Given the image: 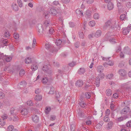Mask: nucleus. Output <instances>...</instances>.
Returning <instances> with one entry per match:
<instances>
[{
    "label": "nucleus",
    "instance_id": "nucleus-1",
    "mask_svg": "<svg viewBox=\"0 0 131 131\" xmlns=\"http://www.w3.org/2000/svg\"><path fill=\"white\" fill-rule=\"evenodd\" d=\"M117 24L116 21H112L110 20H107L103 26V29L104 30H106L108 28L114 29L117 28Z\"/></svg>",
    "mask_w": 131,
    "mask_h": 131
},
{
    "label": "nucleus",
    "instance_id": "nucleus-2",
    "mask_svg": "<svg viewBox=\"0 0 131 131\" xmlns=\"http://www.w3.org/2000/svg\"><path fill=\"white\" fill-rule=\"evenodd\" d=\"M50 22L48 20H45L44 21L43 26H44V31L49 33L50 34H53L54 32L53 29L50 27Z\"/></svg>",
    "mask_w": 131,
    "mask_h": 131
},
{
    "label": "nucleus",
    "instance_id": "nucleus-3",
    "mask_svg": "<svg viewBox=\"0 0 131 131\" xmlns=\"http://www.w3.org/2000/svg\"><path fill=\"white\" fill-rule=\"evenodd\" d=\"M122 33L125 35H126L130 31L131 29V25H128V27L125 28H123Z\"/></svg>",
    "mask_w": 131,
    "mask_h": 131
},
{
    "label": "nucleus",
    "instance_id": "nucleus-4",
    "mask_svg": "<svg viewBox=\"0 0 131 131\" xmlns=\"http://www.w3.org/2000/svg\"><path fill=\"white\" fill-rule=\"evenodd\" d=\"M130 110V108L129 107L126 106L121 111L120 113L121 114H125L129 112Z\"/></svg>",
    "mask_w": 131,
    "mask_h": 131
},
{
    "label": "nucleus",
    "instance_id": "nucleus-5",
    "mask_svg": "<svg viewBox=\"0 0 131 131\" xmlns=\"http://www.w3.org/2000/svg\"><path fill=\"white\" fill-rule=\"evenodd\" d=\"M26 84L27 83L25 81H22L18 84V88L19 89H23L26 85Z\"/></svg>",
    "mask_w": 131,
    "mask_h": 131
},
{
    "label": "nucleus",
    "instance_id": "nucleus-6",
    "mask_svg": "<svg viewBox=\"0 0 131 131\" xmlns=\"http://www.w3.org/2000/svg\"><path fill=\"white\" fill-rule=\"evenodd\" d=\"M18 111L17 110L15 109L14 108H11L10 109V115H16Z\"/></svg>",
    "mask_w": 131,
    "mask_h": 131
},
{
    "label": "nucleus",
    "instance_id": "nucleus-7",
    "mask_svg": "<svg viewBox=\"0 0 131 131\" xmlns=\"http://www.w3.org/2000/svg\"><path fill=\"white\" fill-rule=\"evenodd\" d=\"M7 115L5 114L3 115L2 118V119H0V124L2 126H3L5 124V122L4 121V119L7 118Z\"/></svg>",
    "mask_w": 131,
    "mask_h": 131
},
{
    "label": "nucleus",
    "instance_id": "nucleus-8",
    "mask_svg": "<svg viewBox=\"0 0 131 131\" xmlns=\"http://www.w3.org/2000/svg\"><path fill=\"white\" fill-rule=\"evenodd\" d=\"M123 52L127 54H131V50L128 47H126L124 48Z\"/></svg>",
    "mask_w": 131,
    "mask_h": 131
},
{
    "label": "nucleus",
    "instance_id": "nucleus-9",
    "mask_svg": "<svg viewBox=\"0 0 131 131\" xmlns=\"http://www.w3.org/2000/svg\"><path fill=\"white\" fill-rule=\"evenodd\" d=\"M42 25L40 24H38L37 26V30L40 34H42L43 33V29L42 28Z\"/></svg>",
    "mask_w": 131,
    "mask_h": 131
},
{
    "label": "nucleus",
    "instance_id": "nucleus-10",
    "mask_svg": "<svg viewBox=\"0 0 131 131\" xmlns=\"http://www.w3.org/2000/svg\"><path fill=\"white\" fill-rule=\"evenodd\" d=\"M83 82L81 80H78L76 81L75 85L76 86L79 87L81 86L83 84Z\"/></svg>",
    "mask_w": 131,
    "mask_h": 131
},
{
    "label": "nucleus",
    "instance_id": "nucleus-11",
    "mask_svg": "<svg viewBox=\"0 0 131 131\" xmlns=\"http://www.w3.org/2000/svg\"><path fill=\"white\" fill-rule=\"evenodd\" d=\"M78 117L79 118H83L84 117V113L83 112L79 110L78 112Z\"/></svg>",
    "mask_w": 131,
    "mask_h": 131
},
{
    "label": "nucleus",
    "instance_id": "nucleus-12",
    "mask_svg": "<svg viewBox=\"0 0 131 131\" xmlns=\"http://www.w3.org/2000/svg\"><path fill=\"white\" fill-rule=\"evenodd\" d=\"M119 75L122 76H124L126 74V71L124 70L123 69H120L118 71Z\"/></svg>",
    "mask_w": 131,
    "mask_h": 131
},
{
    "label": "nucleus",
    "instance_id": "nucleus-13",
    "mask_svg": "<svg viewBox=\"0 0 131 131\" xmlns=\"http://www.w3.org/2000/svg\"><path fill=\"white\" fill-rule=\"evenodd\" d=\"M0 42L5 46H7L8 45V40L7 39L2 38L0 39Z\"/></svg>",
    "mask_w": 131,
    "mask_h": 131
},
{
    "label": "nucleus",
    "instance_id": "nucleus-14",
    "mask_svg": "<svg viewBox=\"0 0 131 131\" xmlns=\"http://www.w3.org/2000/svg\"><path fill=\"white\" fill-rule=\"evenodd\" d=\"M49 13L51 14H52L53 15H56L57 13V12L56 10L53 8H51L49 11Z\"/></svg>",
    "mask_w": 131,
    "mask_h": 131
},
{
    "label": "nucleus",
    "instance_id": "nucleus-15",
    "mask_svg": "<svg viewBox=\"0 0 131 131\" xmlns=\"http://www.w3.org/2000/svg\"><path fill=\"white\" fill-rule=\"evenodd\" d=\"M32 120L35 122L37 123L39 121V118L37 115H34L32 116Z\"/></svg>",
    "mask_w": 131,
    "mask_h": 131
},
{
    "label": "nucleus",
    "instance_id": "nucleus-16",
    "mask_svg": "<svg viewBox=\"0 0 131 131\" xmlns=\"http://www.w3.org/2000/svg\"><path fill=\"white\" fill-rule=\"evenodd\" d=\"M107 8L109 10H112L114 8L113 4L112 2L108 3L107 5Z\"/></svg>",
    "mask_w": 131,
    "mask_h": 131
},
{
    "label": "nucleus",
    "instance_id": "nucleus-17",
    "mask_svg": "<svg viewBox=\"0 0 131 131\" xmlns=\"http://www.w3.org/2000/svg\"><path fill=\"white\" fill-rule=\"evenodd\" d=\"M42 69L43 70L45 71L48 70V72L49 71V72H48V73L50 74L52 73V71L51 70L48 69V67L47 65L44 66L42 68Z\"/></svg>",
    "mask_w": 131,
    "mask_h": 131
},
{
    "label": "nucleus",
    "instance_id": "nucleus-18",
    "mask_svg": "<svg viewBox=\"0 0 131 131\" xmlns=\"http://www.w3.org/2000/svg\"><path fill=\"white\" fill-rule=\"evenodd\" d=\"M103 124V121H100L96 126V128L97 129H100L102 127V125Z\"/></svg>",
    "mask_w": 131,
    "mask_h": 131
},
{
    "label": "nucleus",
    "instance_id": "nucleus-19",
    "mask_svg": "<svg viewBox=\"0 0 131 131\" xmlns=\"http://www.w3.org/2000/svg\"><path fill=\"white\" fill-rule=\"evenodd\" d=\"M101 32V31L100 30H98L95 33L94 36L96 38L99 37L100 36Z\"/></svg>",
    "mask_w": 131,
    "mask_h": 131
},
{
    "label": "nucleus",
    "instance_id": "nucleus-20",
    "mask_svg": "<svg viewBox=\"0 0 131 131\" xmlns=\"http://www.w3.org/2000/svg\"><path fill=\"white\" fill-rule=\"evenodd\" d=\"M42 98V96L41 95L38 94L35 96L34 99L35 101H38L41 100Z\"/></svg>",
    "mask_w": 131,
    "mask_h": 131
},
{
    "label": "nucleus",
    "instance_id": "nucleus-21",
    "mask_svg": "<svg viewBox=\"0 0 131 131\" xmlns=\"http://www.w3.org/2000/svg\"><path fill=\"white\" fill-rule=\"evenodd\" d=\"M21 113L23 115H26L28 113V111L26 108H23L21 111Z\"/></svg>",
    "mask_w": 131,
    "mask_h": 131
},
{
    "label": "nucleus",
    "instance_id": "nucleus-22",
    "mask_svg": "<svg viewBox=\"0 0 131 131\" xmlns=\"http://www.w3.org/2000/svg\"><path fill=\"white\" fill-rule=\"evenodd\" d=\"M104 67L103 66H98L97 68V70L98 72L100 73L103 71Z\"/></svg>",
    "mask_w": 131,
    "mask_h": 131
},
{
    "label": "nucleus",
    "instance_id": "nucleus-23",
    "mask_svg": "<svg viewBox=\"0 0 131 131\" xmlns=\"http://www.w3.org/2000/svg\"><path fill=\"white\" fill-rule=\"evenodd\" d=\"M85 69L84 68H81L79 70L78 73L80 74H83L85 72Z\"/></svg>",
    "mask_w": 131,
    "mask_h": 131
},
{
    "label": "nucleus",
    "instance_id": "nucleus-24",
    "mask_svg": "<svg viewBox=\"0 0 131 131\" xmlns=\"http://www.w3.org/2000/svg\"><path fill=\"white\" fill-rule=\"evenodd\" d=\"M12 7L14 10L15 11H17L18 10V7L17 5L15 3H13Z\"/></svg>",
    "mask_w": 131,
    "mask_h": 131
},
{
    "label": "nucleus",
    "instance_id": "nucleus-25",
    "mask_svg": "<svg viewBox=\"0 0 131 131\" xmlns=\"http://www.w3.org/2000/svg\"><path fill=\"white\" fill-rule=\"evenodd\" d=\"M3 37L6 38H9L10 37V35L9 32L7 31H5V32L3 35Z\"/></svg>",
    "mask_w": 131,
    "mask_h": 131
},
{
    "label": "nucleus",
    "instance_id": "nucleus-26",
    "mask_svg": "<svg viewBox=\"0 0 131 131\" xmlns=\"http://www.w3.org/2000/svg\"><path fill=\"white\" fill-rule=\"evenodd\" d=\"M106 94L108 96H111L112 94V91L110 89H108L106 90Z\"/></svg>",
    "mask_w": 131,
    "mask_h": 131
},
{
    "label": "nucleus",
    "instance_id": "nucleus-27",
    "mask_svg": "<svg viewBox=\"0 0 131 131\" xmlns=\"http://www.w3.org/2000/svg\"><path fill=\"white\" fill-rule=\"evenodd\" d=\"M79 105L82 108H84L87 106V104L85 103H84L83 102H80L79 104Z\"/></svg>",
    "mask_w": 131,
    "mask_h": 131
},
{
    "label": "nucleus",
    "instance_id": "nucleus-28",
    "mask_svg": "<svg viewBox=\"0 0 131 131\" xmlns=\"http://www.w3.org/2000/svg\"><path fill=\"white\" fill-rule=\"evenodd\" d=\"M49 12L47 11H45L43 13V15L44 17H45L46 18H48L49 17L48 14Z\"/></svg>",
    "mask_w": 131,
    "mask_h": 131
},
{
    "label": "nucleus",
    "instance_id": "nucleus-29",
    "mask_svg": "<svg viewBox=\"0 0 131 131\" xmlns=\"http://www.w3.org/2000/svg\"><path fill=\"white\" fill-rule=\"evenodd\" d=\"M31 62V58L29 57H28L25 59V63H26L29 64Z\"/></svg>",
    "mask_w": 131,
    "mask_h": 131
},
{
    "label": "nucleus",
    "instance_id": "nucleus-30",
    "mask_svg": "<svg viewBox=\"0 0 131 131\" xmlns=\"http://www.w3.org/2000/svg\"><path fill=\"white\" fill-rule=\"evenodd\" d=\"M48 81V78L45 77L42 78V82L44 84H46Z\"/></svg>",
    "mask_w": 131,
    "mask_h": 131
},
{
    "label": "nucleus",
    "instance_id": "nucleus-31",
    "mask_svg": "<svg viewBox=\"0 0 131 131\" xmlns=\"http://www.w3.org/2000/svg\"><path fill=\"white\" fill-rule=\"evenodd\" d=\"M45 112L46 114H48L51 110V108L50 107H46L45 108Z\"/></svg>",
    "mask_w": 131,
    "mask_h": 131
},
{
    "label": "nucleus",
    "instance_id": "nucleus-32",
    "mask_svg": "<svg viewBox=\"0 0 131 131\" xmlns=\"http://www.w3.org/2000/svg\"><path fill=\"white\" fill-rule=\"evenodd\" d=\"M62 41L60 39L58 40H57L56 42V44L57 46H59L61 43Z\"/></svg>",
    "mask_w": 131,
    "mask_h": 131
},
{
    "label": "nucleus",
    "instance_id": "nucleus-33",
    "mask_svg": "<svg viewBox=\"0 0 131 131\" xmlns=\"http://www.w3.org/2000/svg\"><path fill=\"white\" fill-rule=\"evenodd\" d=\"M31 68L33 71H35L38 68L37 67L36 64H33L31 66Z\"/></svg>",
    "mask_w": 131,
    "mask_h": 131
},
{
    "label": "nucleus",
    "instance_id": "nucleus-34",
    "mask_svg": "<svg viewBox=\"0 0 131 131\" xmlns=\"http://www.w3.org/2000/svg\"><path fill=\"white\" fill-rule=\"evenodd\" d=\"M109 41L112 44H114L117 42L116 41L117 40L115 38H112L109 39Z\"/></svg>",
    "mask_w": 131,
    "mask_h": 131
},
{
    "label": "nucleus",
    "instance_id": "nucleus-35",
    "mask_svg": "<svg viewBox=\"0 0 131 131\" xmlns=\"http://www.w3.org/2000/svg\"><path fill=\"white\" fill-rule=\"evenodd\" d=\"M75 125L73 124L71 125L70 126V129L71 131H74L75 129Z\"/></svg>",
    "mask_w": 131,
    "mask_h": 131
},
{
    "label": "nucleus",
    "instance_id": "nucleus-36",
    "mask_svg": "<svg viewBox=\"0 0 131 131\" xmlns=\"http://www.w3.org/2000/svg\"><path fill=\"white\" fill-rule=\"evenodd\" d=\"M14 129V126L12 125H10L8 127L7 130L8 131H12Z\"/></svg>",
    "mask_w": 131,
    "mask_h": 131
},
{
    "label": "nucleus",
    "instance_id": "nucleus-37",
    "mask_svg": "<svg viewBox=\"0 0 131 131\" xmlns=\"http://www.w3.org/2000/svg\"><path fill=\"white\" fill-rule=\"evenodd\" d=\"M108 126L109 129H111L113 125V123L111 121L109 122L108 124Z\"/></svg>",
    "mask_w": 131,
    "mask_h": 131
},
{
    "label": "nucleus",
    "instance_id": "nucleus-38",
    "mask_svg": "<svg viewBox=\"0 0 131 131\" xmlns=\"http://www.w3.org/2000/svg\"><path fill=\"white\" fill-rule=\"evenodd\" d=\"M126 17L125 14H122L120 16V19L121 20H123L126 18Z\"/></svg>",
    "mask_w": 131,
    "mask_h": 131
},
{
    "label": "nucleus",
    "instance_id": "nucleus-39",
    "mask_svg": "<svg viewBox=\"0 0 131 131\" xmlns=\"http://www.w3.org/2000/svg\"><path fill=\"white\" fill-rule=\"evenodd\" d=\"M104 121L105 122H108L110 121L109 117L107 116H105L104 117Z\"/></svg>",
    "mask_w": 131,
    "mask_h": 131
},
{
    "label": "nucleus",
    "instance_id": "nucleus-40",
    "mask_svg": "<svg viewBox=\"0 0 131 131\" xmlns=\"http://www.w3.org/2000/svg\"><path fill=\"white\" fill-rule=\"evenodd\" d=\"M52 3L53 4L56 6H60V4H59L58 1H54Z\"/></svg>",
    "mask_w": 131,
    "mask_h": 131
},
{
    "label": "nucleus",
    "instance_id": "nucleus-41",
    "mask_svg": "<svg viewBox=\"0 0 131 131\" xmlns=\"http://www.w3.org/2000/svg\"><path fill=\"white\" fill-rule=\"evenodd\" d=\"M95 23L94 21H90L89 23V25L91 27H93L95 25Z\"/></svg>",
    "mask_w": 131,
    "mask_h": 131
},
{
    "label": "nucleus",
    "instance_id": "nucleus-42",
    "mask_svg": "<svg viewBox=\"0 0 131 131\" xmlns=\"http://www.w3.org/2000/svg\"><path fill=\"white\" fill-rule=\"evenodd\" d=\"M25 71L23 69L20 70L19 72V74L20 76H22L23 75L25 74Z\"/></svg>",
    "mask_w": 131,
    "mask_h": 131
},
{
    "label": "nucleus",
    "instance_id": "nucleus-43",
    "mask_svg": "<svg viewBox=\"0 0 131 131\" xmlns=\"http://www.w3.org/2000/svg\"><path fill=\"white\" fill-rule=\"evenodd\" d=\"M51 47V45L49 43H46L45 44V48L47 49H49Z\"/></svg>",
    "mask_w": 131,
    "mask_h": 131
},
{
    "label": "nucleus",
    "instance_id": "nucleus-44",
    "mask_svg": "<svg viewBox=\"0 0 131 131\" xmlns=\"http://www.w3.org/2000/svg\"><path fill=\"white\" fill-rule=\"evenodd\" d=\"M93 17L95 19H97L99 18V15L97 13H95L94 14Z\"/></svg>",
    "mask_w": 131,
    "mask_h": 131
},
{
    "label": "nucleus",
    "instance_id": "nucleus-45",
    "mask_svg": "<svg viewBox=\"0 0 131 131\" xmlns=\"http://www.w3.org/2000/svg\"><path fill=\"white\" fill-rule=\"evenodd\" d=\"M106 64L110 66H112L114 64L113 62L111 60L107 62H106Z\"/></svg>",
    "mask_w": 131,
    "mask_h": 131
},
{
    "label": "nucleus",
    "instance_id": "nucleus-46",
    "mask_svg": "<svg viewBox=\"0 0 131 131\" xmlns=\"http://www.w3.org/2000/svg\"><path fill=\"white\" fill-rule=\"evenodd\" d=\"M98 76L99 78L100 77L101 79H102L104 78L105 75L104 73H101L99 74Z\"/></svg>",
    "mask_w": 131,
    "mask_h": 131
},
{
    "label": "nucleus",
    "instance_id": "nucleus-47",
    "mask_svg": "<svg viewBox=\"0 0 131 131\" xmlns=\"http://www.w3.org/2000/svg\"><path fill=\"white\" fill-rule=\"evenodd\" d=\"M124 119V118L123 117H121L117 118V120L118 122H121Z\"/></svg>",
    "mask_w": 131,
    "mask_h": 131
},
{
    "label": "nucleus",
    "instance_id": "nucleus-48",
    "mask_svg": "<svg viewBox=\"0 0 131 131\" xmlns=\"http://www.w3.org/2000/svg\"><path fill=\"white\" fill-rule=\"evenodd\" d=\"M80 43L79 41L76 42L74 44L75 47L76 48H78L80 46Z\"/></svg>",
    "mask_w": 131,
    "mask_h": 131
},
{
    "label": "nucleus",
    "instance_id": "nucleus-49",
    "mask_svg": "<svg viewBox=\"0 0 131 131\" xmlns=\"http://www.w3.org/2000/svg\"><path fill=\"white\" fill-rule=\"evenodd\" d=\"M124 65V62L123 61H121L118 64V66L120 68L122 67Z\"/></svg>",
    "mask_w": 131,
    "mask_h": 131
},
{
    "label": "nucleus",
    "instance_id": "nucleus-50",
    "mask_svg": "<svg viewBox=\"0 0 131 131\" xmlns=\"http://www.w3.org/2000/svg\"><path fill=\"white\" fill-rule=\"evenodd\" d=\"M112 33L109 32L106 34L105 35V37L108 38L109 37H110L111 36H112Z\"/></svg>",
    "mask_w": 131,
    "mask_h": 131
},
{
    "label": "nucleus",
    "instance_id": "nucleus-51",
    "mask_svg": "<svg viewBox=\"0 0 131 131\" xmlns=\"http://www.w3.org/2000/svg\"><path fill=\"white\" fill-rule=\"evenodd\" d=\"M12 58L10 56H7L6 58V60L7 62H10Z\"/></svg>",
    "mask_w": 131,
    "mask_h": 131
},
{
    "label": "nucleus",
    "instance_id": "nucleus-52",
    "mask_svg": "<svg viewBox=\"0 0 131 131\" xmlns=\"http://www.w3.org/2000/svg\"><path fill=\"white\" fill-rule=\"evenodd\" d=\"M56 119V116L54 115H51L50 116V120L51 121H53Z\"/></svg>",
    "mask_w": 131,
    "mask_h": 131
},
{
    "label": "nucleus",
    "instance_id": "nucleus-53",
    "mask_svg": "<svg viewBox=\"0 0 131 131\" xmlns=\"http://www.w3.org/2000/svg\"><path fill=\"white\" fill-rule=\"evenodd\" d=\"M27 105L30 106H32L33 105V103L31 100L27 101Z\"/></svg>",
    "mask_w": 131,
    "mask_h": 131
},
{
    "label": "nucleus",
    "instance_id": "nucleus-54",
    "mask_svg": "<svg viewBox=\"0 0 131 131\" xmlns=\"http://www.w3.org/2000/svg\"><path fill=\"white\" fill-rule=\"evenodd\" d=\"M17 2L20 7H21L23 6V4L21 0H17Z\"/></svg>",
    "mask_w": 131,
    "mask_h": 131
},
{
    "label": "nucleus",
    "instance_id": "nucleus-55",
    "mask_svg": "<svg viewBox=\"0 0 131 131\" xmlns=\"http://www.w3.org/2000/svg\"><path fill=\"white\" fill-rule=\"evenodd\" d=\"M126 126L128 128L130 127L131 126V121H128L126 124Z\"/></svg>",
    "mask_w": 131,
    "mask_h": 131
},
{
    "label": "nucleus",
    "instance_id": "nucleus-56",
    "mask_svg": "<svg viewBox=\"0 0 131 131\" xmlns=\"http://www.w3.org/2000/svg\"><path fill=\"white\" fill-rule=\"evenodd\" d=\"M36 42V40L35 38H34L33 40V42L32 43V47L34 48L35 46V44Z\"/></svg>",
    "mask_w": 131,
    "mask_h": 131
},
{
    "label": "nucleus",
    "instance_id": "nucleus-57",
    "mask_svg": "<svg viewBox=\"0 0 131 131\" xmlns=\"http://www.w3.org/2000/svg\"><path fill=\"white\" fill-rule=\"evenodd\" d=\"M110 113V110L108 109L106 110L105 111V116H108Z\"/></svg>",
    "mask_w": 131,
    "mask_h": 131
},
{
    "label": "nucleus",
    "instance_id": "nucleus-58",
    "mask_svg": "<svg viewBox=\"0 0 131 131\" xmlns=\"http://www.w3.org/2000/svg\"><path fill=\"white\" fill-rule=\"evenodd\" d=\"M63 69L62 70H58V72L59 73H60V74H62V73H63L64 72H66V71L64 70V69Z\"/></svg>",
    "mask_w": 131,
    "mask_h": 131
},
{
    "label": "nucleus",
    "instance_id": "nucleus-59",
    "mask_svg": "<svg viewBox=\"0 0 131 131\" xmlns=\"http://www.w3.org/2000/svg\"><path fill=\"white\" fill-rule=\"evenodd\" d=\"M69 25L70 27H74L75 26V24L73 22H70L69 23Z\"/></svg>",
    "mask_w": 131,
    "mask_h": 131
},
{
    "label": "nucleus",
    "instance_id": "nucleus-60",
    "mask_svg": "<svg viewBox=\"0 0 131 131\" xmlns=\"http://www.w3.org/2000/svg\"><path fill=\"white\" fill-rule=\"evenodd\" d=\"M5 96V94L2 92L0 91V99L3 98Z\"/></svg>",
    "mask_w": 131,
    "mask_h": 131
},
{
    "label": "nucleus",
    "instance_id": "nucleus-61",
    "mask_svg": "<svg viewBox=\"0 0 131 131\" xmlns=\"http://www.w3.org/2000/svg\"><path fill=\"white\" fill-rule=\"evenodd\" d=\"M88 83H88V84H87V83L86 84L84 87V90H87L88 89V88H89L90 86V85Z\"/></svg>",
    "mask_w": 131,
    "mask_h": 131
},
{
    "label": "nucleus",
    "instance_id": "nucleus-62",
    "mask_svg": "<svg viewBox=\"0 0 131 131\" xmlns=\"http://www.w3.org/2000/svg\"><path fill=\"white\" fill-rule=\"evenodd\" d=\"M14 38L16 39L18 38L19 37V35L15 33L14 34Z\"/></svg>",
    "mask_w": 131,
    "mask_h": 131
},
{
    "label": "nucleus",
    "instance_id": "nucleus-63",
    "mask_svg": "<svg viewBox=\"0 0 131 131\" xmlns=\"http://www.w3.org/2000/svg\"><path fill=\"white\" fill-rule=\"evenodd\" d=\"M90 97L91 95L89 93L88 94V93H85V97L87 99H89L90 98Z\"/></svg>",
    "mask_w": 131,
    "mask_h": 131
},
{
    "label": "nucleus",
    "instance_id": "nucleus-64",
    "mask_svg": "<svg viewBox=\"0 0 131 131\" xmlns=\"http://www.w3.org/2000/svg\"><path fill=\"white\" fill-rule=\"evenodd\" d=\"M49 93L51 94H53L54 93V91L53 88H51Z\"/></svg>",
    "mask_w": 131,
    "mask_h": 131
}]
</instances>
